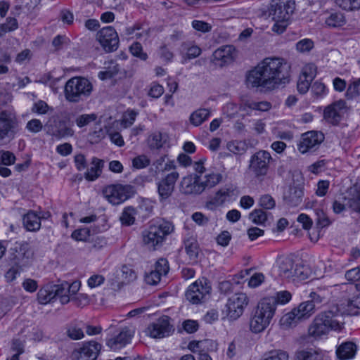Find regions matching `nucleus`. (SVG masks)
<instances>
[{
  "label": "nucleus",
  "instance_id": "nucleus-54",
  "mask_svg": "<svg viewBox=\"0 0 360 360\" xmlns=\"http://www.w3.org/2000/svg\"><path fill=\"white\" fill-rule=\"evenodd\" d=\"M67 335L72 340H80L84 337L82 329L75 325H71L68 328Z\"/></svg>",
  "mask_w": 360,
  "mask_h": 360
},
{
  "label": "nucleus",
  "instance_id": "nucleus-37",
  "mask_svg": "<svg viewBox=\"0 0 360 360\" xmlns=\"http://www.w3.org/2000/svg\"><path fill=\"white\" fill-rule=\"evenodd\" d=\"M292 298V295L289 291L282 290L277 292L275 296L264 297V299H271L274 301V310L276 311L278 304H285Z\"/></svg>",
  "mask_w": 360,
  "mask_h": 360
},
{
  "label": "nucleus",
  "instance_id": "nucleus-18",
  "mask_svg": "<svg viewBox=\"0 0 360 360\" xmlns=\"http://www.w3.org/2000/svg\"><path fill=\"white\" fill-rule=\"evenodd\" d=\"M101 349V345L96 341L86 342L74 350L72 356L75 360H96Z\"/></svg>",
  "mask_w": 360,
  "mask_h": 360
},
{
  "label": "nucleus",
  "instance_id": "nucleus-53",
  "mask_svg": "<svg viewBox=\"0 0 360 360\" xmlns=\"http://www.w3.org/2000/svg\"><path fill=\"white\" fill-rule=\"evenodd\" d=\"M129 50L134 56L139 58L141 60H146L148 58L146 53L143 51L142 45L139 42L133 43Z\"/></svg>",
  "mask_w": 360,
  "mask_h": 360
},
{
  "label": "nucleus",
  "instance_id": "nucleus-6",
  "mask_svg": "<svg viewBox=\"0 0 360 360\" xmlns=\"http://www.w3.org/2000/svg\"><path fill=\"white\" fill-rule=\"evenodd\" d=\"M18 120L13 109L0 112V146L8 144L18 132Z\"/></svg>",
  "mask_w": 360,
  "mask_h": 360
},
{
  "label": "nucleus",
  "instance_id": "nucleus-32",
  "mask_svg": "<svg viewBox=\"0 0 360 360\" xmlns=\"http://www.w3.org/2000/svg\"><path fill=\"white\" fill-rule=\"evenodd\" d=\"M295 266L293 260L288 257H283L279 261V274L284 278H292V270Z\"/></svg>",
  "mask_w": 360,
  "mask_h": 360
},
{
  "label": "nucleus",
  "instance_id": "nucleus-62",
  "mask_svg": "<svg viewBox=\"0 0 360 360\" xmlns=\"http://www.w3.org/2000/svg\"><path fill=\"white\" fill-rule=\"evenodd\" d=\"M150 160L146 155H141L134 158L132 160V165L136 169H143L148 166Z\"/></svg>",
  "mask_w": 360,
  "mask_h": 360
},
{
  "label": "nucleus",
  "instance_id": "nucleus-63",
  "mask_svg": "<svg viewBox=\"0 0 360 360\" xmlns=\"http://www.w3.org/2000/svg\"><path fill=\"white\" fill-rule=\"evenodd\" d=\"M292 281L304 280L307 277V274L304 273V267L302 265L295 264L292 274Z\"/></svg>",
  "mask_w": 360,
  "mask_h": 360
},
{
  "label": "nucleus",
  "instance_id": "nucleus-19",
  "mask_svg": "<svg viewBox=\"0 0 360 360\" xmlns=\"http://www.w3.org/2000/svg\"><path fill=\"white\" fill-rule=\"evenodd\" d=\"M323 314L328 327L330 330L340 331L344 328V316L338 306H332L328 310L321 313Z\"/></svg>",
  "mask_w": 360,
  "mask_h": 360
},
{
  "label": "nucleus",
  "instance_id": "nucleus-60",
  "mask_svg": "<svg viewBox=\"0 0 360 360\" xmlns=\"http://www.w3.org/2000/svg\"><path fill=\"white\" fill-rule=\"evenodd\" d=\"M18 22L15 18H8L6 22L0 25V32L6 33L8 32L13 31L18 28Z\"/></svg>",
  "mask_w": 360,
  "mask_h": 360
},
{
  "label": "nucleus",
  "instance_id": "nucleus-17",
  "mask_svg": "<svg viewBox=\"0 0 360 360\" xmlns=\"http://www.w3.org/2000/svg\"><path fill=\"white\" fill-rule=\"evenodd\" d=\"M349 108L346 102L339 100L327 106L323 112L324 119L329 123L337 125L340 123L342 117L347 112Z\"/></svg>",
  "mask_w": 360,
  "mask_h": 360
},
{
  "label": "nucleus",
  "instance_id": "nucleus-27",
  "mask_svg": "<svg viewBox=\"0 0 360 360\" xmlns=\"http://www.w3.org/2000/svg\"><path fill=\"white\" fill-rule=\"evenodd\" d=\"M26 245L15 243L8 250V259L12 264L21 266L25 257Z\"/></svg>",
  "mask_w": 360,
  "mask_h": 360
},
{
  "label": "nucleus",
  "instance_id": "nucleus-58",
  "mask_svg": "<svg viewBox=\"0 0 360 360\" xmlns=\"http://www.w3.org/2000/svg\"><path fill=\"white\" fill-rule=\"evenodd\" d=\"M49 110H53L45 101L41 100L34 103L32 108V111L39 115L46 114Z\"/></svg>",
  "mask_w": 360,
  "mask_h": 360
},
{
  "label": "nucleus",
  "instance_id": "nucleus-38",
  "mask_svg": "<svg viewBox=\"0 0 360 360\" xmlns=\"http://www.w3.org/2000/svg\"><path fill=\"white\" fill-rule=\"evenodd\" d=\"M122 283L127 284L135 281L137 278L136 273L129 266L123 265L121 269Z\"/></svg>",
  "mask_w": 360,
  "mask_h": 360
},
{
  "label": "nucleus",
  "instance_id": "nucleus-3",
  "mask_svg": "<svg viewBox=\"0 0 360 360\" xmlns=\"http://www.w3.org/2000/svg\"><path fill=\"white\" fill-rule=\"evenodd\" d=\"M274 301L271 299H262L252 312L249 326L253 333H259L269 326L274 314Z\"/></svg>",
  "mask_w": 360,
  "mask_h": 360
},
{
  "label": "nucleus",
  "instance_id": "nucleus-22",
  "mask_svg": "<svg viewBox=\"0 0 360 360\" xmlns=\"http://www.w3.org/2000/svg\"><path fill=\"white\" fill-rule=\"evenodd\" d=\"M324 27L329 29H338L347 24L345 15L339 11L326 10L323 13Z\"/></svg>",
  "mask_w": 360,
  "mask_h": 360
},
{
  "label": "nucleus",
  "instance_id": "nucleus-61",
  "mask_svg": "<svg viewBox=\"0 0 360 360\" xmlns=\"http://www.w3.org/2000/svg\"><path fill=\"white\" fill-rule=\"evenodd\" d=\"M25 128L30 132L36 134L42 130L43 124L38 119H32L26 124Z\"/></svg>",
  "mask_w": 360,
  "mask_h": 360
},
{
  "label": "nucleus",
  "instance_id": "nucleus-20",
  "mask_svg": "<svg viewBox=\"0 0 360 360\" xmlns=\"http://www.w3.org/2000/svg\"><path fill=\"white\" fill-rule=\"evenodd\" d=\"M134 335V330L130 328L124 327L113 338L108 340L107 346L113 351L119 350L129 344Z\"/></svg>",
  "mask_w": 360,
  "mask_h": 360
},
{
  "label": "nucleus",
  "instance_id": "nucleus-43",
  "mask_svg": "<svg viewBox=\"0 0 360 360\" xmlns=\"http://www.w3.org/2000/svg\"><path fill=\"white\" fill-rule=\"evenodd\" d=\"M310 300L309 302H311V303L314 304H321L324 302L327 298V292L326 289L318 288L316 291H312L309 294Z\"/></svg>",
  "mask_w": 360,
  "mask_h": 360
},
{
  "label": "nucleus",
  "instance_id": "nucleus-33",
  "mask_svg": "<svg viewBox=\"0 0 360 360\" xmlns=\"http://www.w3.org/2000/svg\"><path fill=\"white\" fill-rule=\"evenodd\" d=\"M271 108V104L268 101L257 102L254 101H247L240 105V109L245 111L252 110L265 112L270 110Z\"/></svg>",
  "mask_w": 360,
  "mask_h": 360
},
{
  "label": "nucleus",
  "instance_id": "nucleus-44",
  "mask_svg": "<svg viewBox=\"0 0 360 360\" xmlns=\"http://www.w3.org/2000/svg\"><path fill=\"white\" fill-rule=\"evenodd\" d=\"M138 115V112L134 110H127L122 116L121 124L124 128H128L131 126Z\"/></svg>",
  "mask_w": 360,
  "mask_h": 360
},
{
  "label": "nucleus",
  "instance_id": "nucleus-59",
  "mask_svg": "<svg viewBox=\"0 0 360 360\" xmlns=\"http://www.w3.org/2000/svg\"><path fill=\"white\" fill-rule=\"evenodd\" d=\"M154 270L158 271L161 276L167 275L169 270L168 261L165 258L159 259L155 264Z\"/></svg>",
  "mask_w": 360,
  "mask_h": 360
},
{
  "label": "nucleus",
  "instance_id": "nucleus-12",
  "mask_svg": "<svg viewBox=\"0 0 360 360\" xmlns=\"http://www.w3.org/2000/svg\"><path fill=\"white\" fill-rule=\"evenodd\" d=\"M210 290L208 281L202 278L189 285L185 293L186 299L191 304H200L210 294Z\"/></svg>",
  "mask_w": 360,
  "mask_h": 360
},
{
  "label": "nucleus",
  "instance_id": "nucleus-46",
  "mask_svg": "<svg viewBox=\"0 0 360 360\" xmlns=\"http://www.w3.org/2000/svg\"><path fill=\"white\" fill-rule=\"evenodd\" d=\"M16 158L13 153L9 150H0V165L4 166L12 165L15 163Z\"/></svg>",
  "mask_w": 360,
  "mask_h": 360
},
{
  "label": "nucleus",
  "instance_id": "nucleus-40",
  "mask_svg": "<svg viewBox=\"0 0 360 360\" xmlns=\"http://www.w3.org/2000/svg\"><path fill=\"white\" fill-rule=\"evenodd\" d=\"M335 4L340 8L347 11L360 8V0H335Z\"/></svg>",
  "mask_w": 360,
  "mask_h": 360
},
{
  "label": "nucleus",
  "instance_id": "nucleus-16",
  "mask_svg": "<svg viewBox=\"0 0 360 360\" xmlns=\"http://www.w3.org/2000/svg\"><path fill=\"white\" fill-rule=\"evenodd\" d=\"M96 38L103 49L107 52L115 51L119 46L118 34L112 26L103 27L96 34Z\"/></svg>",
  "mask_w": 360,
  "mask_h": 360
},
{
  "label": "nucleus",
  "instance_id": "nucleus-50",
  "mask_svg": "<svg viewBox=\"0 0 360 360\" xmlns=\"http://www.w3.org/2000/svg\"><path fill=\"white\" fill-rule=\"evenodd\" d=\"M259 205L266 210L274 209L276 206V201L269 194L262 195L259 199Z\"/></svg>",
  "mask_w": 360,
  "mask_h": 360
},
{
  "label": "nucleus",
  "instance_id": "nucleus-41",
  "mask_svg": "<svg viewBox=\"0 0 360 360\" xmlns=\"http://www.w3.org/2000/svg\"><path fill=\"white\" fill-rule=\"evenodd\" d=\"M73 134L74 130L64 122H60L58 128L53 132V135L58 139L72 136Z\"/></svg>",
  "mask_w": 360,
  "mask_h": 360
},
{
  "label": "nucleus",
  "instance_id": "nucleus-64",
  "mask_svg": "<svg viewBox=\"0 0 360 360\" xmlns=\"http://www.w3.org/2000/svg\"><path fill=\"white\" fill-rule=\"evenodd\" d=\"M163 86L156 82H153L150 84V87L148 91V95L152 98H158L163 94Z\"/></svg>",
  "mask_w": 360,
  "mask_h": 360
},
{
  "label": "nucleus",
  "instance_id": "nucleus-1",
  "mask_svg": "<svg viewBox=\"0 0 360 360\" xmlns=\"http://www.w3.org/2000/svg\"><path fill=\"white\" fill-rule=\"evenodd\" d=\"M290 65L282 58L268 57L250 70L246 77L248 86L272 91L290 80Z\"/></svg>",
  "mask_w": 360,
  "mask_h": 360
},
{
  "label": "nucleus",
  "instance_id": "nucleus-35",
  "mask_svg": "<svg viewBox=\"0 0 360 360\" xmlns=\"http://www.w3.org/2000/svg\"><path fill=\"white\" fill-rule=\"evenodd\" d=\"M295 360H323V354L319 350L309 348L297 352Z\"/></svg>",
  "mask_w": 360,
  "mask_h": 360
},
{
  "label": "nucleus",
  "instance_id": "nucleus-56",
  "mask_svg": "<svg viewBox=\"0 0 360 360\" xmlns=\"http://www.w3.org/2000/svg\"><path fill=\"white\" fill-rule=\"evenodd\" d=\"M191 26L195 30L202 33L210 32L212 27L210 23L198 20H193Z\"/></svg>",
  "mask_w": 360,
  "mask_h": 360
},
{
  "label": "nucleus",
  "instance_id": "nucleus-30",
  "mask_svg": "<svg viewBox=\"0 0 360 360\" xmlns=\"http://www.w3.org/2000/svg\"><path fill=\"white\" fill-rule=\"evenodd\" d=\"M347 290L350 292H357L356 285L349 284L347 286ZM347 309L346 311L351 315L358 314V310L360 309V292H358L357 295H355L352 298H349L347 300Z\"/></svg>",
  "mask_w": 360,
  "mask_h": 360
},
{
  "label": "nucleus",
  "instance_id": "nucleus-7",
  "mask_svg": "<svg viewBox=\"0 0 360 360\" xmlns=\"http://www.w3.org/2000/svg\"><path fill=\"white\" fill-rule=\"evenodd\" d=\"M272 160L273 158L269 152L259 150L250 157L248 169L255 177L260 179L268 174Z\"/></svg>",
  "mask_w": 360,
  "mask_h": 360
},
{
  "label": "nucleus",
  "instance_id": "nucleus-28",
  "mask_svg": "<svg viewBox=\"0 0 360 360\" xmlns=\"http://www.w3.org/2000/svg\"><path fill=\"white\" fill-rule=\"evenodd\" d=\"M22 224L28 231L36 232L41 228V217L32 210L23 215Z\"/></svg>",
  "mask_w": 360,
  "mask_h": 360
},
{
  "label": "nucleus",
  "instance_id": "nucleus-23",
  "mask_svg": "<svg viewBox=\"0 0 360 360\" xmlns=\"http://www.w3.org/2000/svg\"><path fill=\"white\" fill-rule=\"evenodd\" d=\"M199 184V175H188L182 178L180 184V191L186 195L200 194L202 193Z\"/></svg>",
  "mask_w": 360,
  "mask_h": 360
},
{
  "label": "nucleus",
  "instance_id": "nucleus-55",
  "mask_svg": "<svg viewBox=\"0 0 360 360\" xmlns=\"http://www.w3.org/2000/svg\"><path fill=\"white\" fill-rule=\"evenodd\" d=\"M91 231L88 228H82L74 231L72 238L78 241H86L90 236Z\"/></svg>",
  "mask_w": 360,
  "mask_h": 360
},
{
  "label": "nucleus",
  "instance_id": "nucleus-31",
  "mask_svg": "<svg viewBox=\"0 0 360 360\" xmlns=\"http://www.w3.org/2000/svg\"><path fill=\"white\" fill-rule=\"evenodd\" d=\"M356 352V346L352 342L342 343L337 349L336 354L341 360L352 359Z\"/></svg>",
  "mask_w": 360,
  "mask_h": 360
},
{
  "label": "nucleus",
  "instance_id": "nucleus-48",
  "mask_svg": "<svg viewBox=\"0 0 360 360\" xmlns=\"http://www.w3.org/2000/svg\"><path fill=\"white\" fill-rule=\"evenodd\" d=\"M181 46L183 50H187L186 56L188 59L197 58L202 52L201 49L198 46L191 45L188 46V44L186 42L182 43Z\"/></svg>",
  "mask_w": 360,
  "mask_h": 360
},
{
  "label": "nucleus",
  "instance_id": "nucleus-26",
  "mask_svg": "<svg viewBox=\"0 0 360 360\" xmlns=\"http://www.w3.org/2000/svg\"><path fill=\"white\" fill-rule=\"evenodd\" d=\"M103 165L104 162L102 160L94 157L89 167L86 166L84 178L89 181H95L101 176Z\"/></svg>",
  "mask_w": 360,
  "mask_h": 360
},
{
  "label": "nucleus",
  "instance_id": "nucleus-25",
  "mask_svg": "<svg viewBox=\"0 0 360 360\" xmlns=\"http://www.w3.org/2000/svg\"><path fill=\"white\" fill-rule=\"evenodd\" d=\"M234 188L232 186H225L216 192L213 198L207 202V205L220 206L229 198L234 195Z\"/></svg>",
  "mask_w": 360,
  "mask_h": 360
},
{
  "label": "nucleus",
  "instance_id": "nucleus-42",
  "mask_svg": "<svg viewBox=\"0 0 360 360\" xmlns=\"http://www.w3.org/2000/svg\"><path fill=\"white\" fill-rule=\"evenodd\" d=\"M227 149L235 155L245 153L247 147L245 143L238 141H232L227 143Z\"/></svg>",
  "mask_w": 360,
  "mask_h": 360
},
{
  "label": "nucleus",
  "instance_id": "nucleus-49",
  "mask_svg": "<svg viewBox=\"0 0 360 360\" xmlns=\"http://www.w3.org/2000/svg\"><path fill=\"white\" fill-rule=\"evenodd\" d=\"M97 115L94 113L83 114L76 118L75 122L79 128H82L95 121Z\"/></svg>",
  "mask_w": 360,
  "mask_h": 360
},
{
  "label": "nucleus",
  "instance_id": "nucleus-51",
  "mask_svg": "<svg viewBox=\"0 0 360 360\" xmlns=\"http://www.w3.org/2000/svg\"><path fill=\"white\" fill-rule=\"evenodd\" d=\"M263 360H288V354L282 350H273L266 354Z\"/></svg>",
  "mask_w": 360,
  "mask_h": 360
},
{
  "label": "nucleus",
  "instance_id": "nucleus-4",
  "mask_svg": "<svg viewBox=\"0 0 360 360\" xmlns=\"http://www.w3.org/2000/svg\"><path fill=\"white\" fill-rule=\"evenodd\" d=\"M173 231L174 226L168 221L160 219L153 221L142 232L143 243L148 248L155 250L162 245L166 237Z\"/></svg>",
  "mask_w": 360,
  "mask_h": 360
},
{
  "label": "nucleus",
  "instance_id": "nucleus-57",
  "mask_svg": "<svg viewBox=\"0 0 360 360\" xmlns=\"http://www.w3.org/2000/svg\"><path fill=\"white\" fill-rule=\"evenodd\" d=\"M314 48V41L310 39H304L296 44V49L300 53L309 52Z\"/></svg>",
  "mask_w": 360,
  "mask_h": 360
},
{
  "label": "nucleus",
  "instance_id": "nucleus-24",
  "mask_svg": "<svg viewBox=\"0 0 360 360\" xmlns=\"http://www.w3.org/2000/svg\"><path fill=\"white\" fill-rule=\"evenodd\" d=\"M330 330L321 313L315 316L308 329L309 335L315 338L327 335Z\"/></svg>",
  "mask_w": 360,
  "mask_h": 360
},
{
  "label": "nucleus",
  "instance_id": "nucleus-2",
  "mask_svg": "<svg viewBox=\"0 0 360 360\" xmlns=\"http://www.w3.org/2000/svg\"><path fill=\"white\" fill-rule=\"evenodd\" d=\"M295 8V0H271L268 8V16L275 22L271 30L281 34L286 30Z\"/></svg>",
  "mask_w": 360,
  "mask_h": 360
},
{
  "label": "nucleus",
  "instance_id": "nucleus-34",
  "mask_svg": "<svg viewBox=\"0 0 360 360\" xmlns=\"http://www.w3.org/2000/svg\"><path fill=\"white\" fill-rule=\"evenodd\" d=\"M210 116V111L207 108H200L191 113L190 122L195 127L200 126Z\"/></svg>",
  "mask_w": 360,
  "mask_h": 360
},
{
  "label": "nucleus",
  "instance_id": "nucleus-8",
  "mask_svg": "<svg viewBox=\"0 0 360 360\" xmlns=\"http://www.w3.org/2000/svg\"><path fill=\"white\" fill-rule=\"evenodd\" d=\"M67 284H54L48 283L45 284L37 293V300L41 304H46L55 297H58L63 304L70 302V297L63 294L65 292Z\"/></svg>",
  "mask_w": 360,
  "mask_h": 360
},
{
  "label": "nucleus",
  "instance_id": "nucleus-11",
  "mask_svg": "<svg viewBox=\"0 0 360 360\" xmlns=\"http://www.w3.org/2000/svg\"><path fill=\"white\" fill-rule=\"evenodd\" d=\"M171 319L167 316H162L155 321L148 324L145 330L146 335L155 339H161L171 335L174 328L170 323Z\"/></svg>",
  "mask_w": 360,
  "mask_h": 360
},
{
  "label": "nucleus",
  "instance_id": "nucleus-10",
  "mask_svg": "<svg viewBox=\"0 0 360 360\" xmlns=\"http://www.w3.org/2000/svg\"><path fill=\"white\" fill-rule=\"evenodd\" d=\"M134 193V188L131 185L115 184L105 187L103 190L105 198L112 205H120Z\"/></svg>",
  "mask_w": 360,
  "mask_h": 360
},
{
  "label": "nucleus",
  "instance_id": "nucleus-13",
  "mask_svg": "<svg viewBox=\"0 0 360 360\" xmlns=\"http://www.w3.org/2000/svg\"><path fill=\"white\" fill-rule=\"evenodd\" d=\"M325 139L321 131H309L302 134L297 144L298 150L302 153L316 151Z\"/></svg>",
  "mask_w": 360,
  "mask_h": 360
},
{
  "label": "nucleus",
  "instance_id": "nucleus-5",
  "mask_svg": "<svg viewBox=\"0 0 360 360\" xmlns=\"http://www.w3.org/2000/svg\"><path fill=\"white\" fill-rule=\"evenodd\" d=\"M93 91V84L86 78L74 77L68 79L65 85L64 95L70 103H79L86 100Z\"/></svg>",
  "mask_w": 360,
  "mask_h": 360
},
{
  "label": "nucleus",
  "instance_id": "nucleus-15",
  "mask_svg": "<svg viewBox=\"0 0 360 360\" xmlns=\"http://www.w3.org/2000/svg\"><path fill=\"white\" fill-rule=\"evenodd\" d=\"M179 178V174L173 171L157 183L159 200L161 203L166 202L172 196Z\"/></svg>",
  "mask_w": 360,
  "mask_h": 360
},
{
  "label": "nucleus",
  "instance_id": "nucleus-9",
  "mask_svg": "<svg viewBox=\"0 0 360 360\" xmlns=\"http://www.w3.org/2000/svg\"><path fill=\"white\" fill-rule=\"evenodd\" d=\"M314 312V304L305 301L283 316L281 322L282 325L287 327L295 326L300 321L309 319Z\"/></svg>",
  "mask_w": 360,
  "mask_h": 360
},
{
  "label": "nucleus",
  "instance_id": "nucleus-39",
  "mask_svg": "<svg viewBox=\"0 0 360 360\" xmlns=\"http://www.w3.org/2000/svg\"><path fill=\"white\" fill-rule=\"evenodd\" d=\"M135 209L132 207H128L123 210L120 219L122 224L130 226L135 221Z\"/></svg>",
  "mask_w": 360,
  "mask_h": 360
},
{
  "label": "nucleus",
  "instance_id": "nucleus-52",
  "mask_svg": "<svg viewBox=\"0 0 360 360\" xmlns=\"http://www.w3.org/2000/svg\"><path fill=\"white\" fill-rule=\"evenodd\" d=\"M149 146L151 148L159 149L162 147L164 141L162 134L160 132L153 134L148 139Z\"/></svg>",
  "mask_w": 360,
  "mask_h": 360
},
{
  "label": "nucleus",
  "instance_id": "nucleus-47",
  "mask_svg": "<svg viewBox=\"0 0 360 360\" xmlns=\"http://www.w3.org/2000/svg\"><path fill=\"white\" fill-rule=\"evenodd\" d=\"M316 74L317 67L314 63H308L302 68L300 76L313 81Z\"/></svg>",
  "mask_w": 360,
  "mask_h": 360
},
{
  "label": "nucleus",
  "instance_id": "nucleus-21",
  "mask_svg": "<svg viewBox=\"0 0 360 360\" xmlns=\"http://www.w3.org/2000/svg\"><path fill=\"white\" fill-rule=\"evenodd\" d=\"M236 56V50L231 45L221 46L213 53L215 63L221 67L233 63Z\"/></svg>",
  "mask_w": 360,
  "mask_h": 360
},
{
  "label": "nucleus",
  "instance_id": "nucleus-29",
  "mask_svg": "<svg viewBox=\"0 0 360 360\" xmlns=\"http://www.w3.org/2000/svg\"><path fill=\"white\" fill-rule=\"evenodd\" d=\"M222 174L218 172H210L204 176L199 175V184L203 192L206 189H210L222 181Z\"/></svg>",
  "mask_w": 360,
  "mask_h": 360
},
{
  "label": "nucleus",
  "instance_id": "nucleus-36",
  "mask_svg": "<svg viewBox=\"0 0 360 360\" xmlns=\"http://www.w3.org/2000/svg\"><path fill=\"white\" fill-rule=\"evenodd\" d=\"M185 250L191 261L195 262L199 252L197 240L190 237L184 240Z\"/></svg>",
  "mask_w": 360,
  "mask_h": 360
},
{
  "label": "nucleus",
  "instance_id": "nucleus-45",
  "mask_svg": "<svg viewBox=\"0 0 360 360\" xmlns=\"http://www.w3.org/2000/svg\"><path fill=\"white\" fill-rule=\"evenodd\" d=\"M249 218L256 224H262L266 221L267 215L262 210L256 209L250 214Z\"/></svg>",
  "mask_w": 360,
  "mask_h": 360
},
{
  "label": "nucleus",
  "instance_id": "nucleus-14",
  "mask_svg": "<svg viewBox=\"0 0 360 360\" xmlns=\"http://www.w3.org/2000/svg\"><path fill=\"white\" fill-rule=\"evenodd\" d=\"M249 298L245 293H235L231 296L226 304L227 316L232 320L238 319L248 306Z\"/></svg>",
  "mask_w": 360,
  "mask_h": 360
}]
</instances>
